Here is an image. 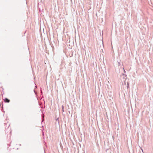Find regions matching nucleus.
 I'll return each mask as SVG.
<instances>
[{
	"mask_svg": "<svg viewBox=\"0 0 153 153\" xmlns=\"http://www.w3.org/2000/svg\"><path fill=\"white\" fill-rule=\"evenodd\" d=\"M123 75H125V76H127V75H126V74H125V75H124V74H123Z\"/></svg>",
	"mask_w": 153,
	"mask_h": 153,
	"instance_id": "423d86ee",
	"label": "nucleus"
},
{
	"mask_svg": "<svg viewBox=\"0 0 153 153\" xmlns=\"http://www.w3.org/2000/svg\"><path fill=\"white\" fill-rule=\"evenodd\" d=\"M62 111L63 112H64V106L63 105H62Z\"/></svg>",
	"mask_w": 153,
	"mask_h": 153,
	"instance_id": "f03ea898",
	"label": "nucleus"
},
{
	"mask_svg": "<svg viewBox=\"0 0 153 153\" xmlns=\"http://www.w3.org/2000/svg\"><path fill=\"white\" fill-rule=\"evenodd\" d=\"M143 151V150L142 149H141Z\"/></svg>",
	"mask_w": 153,
	"mask_h": 153,
	"instance_id": "9d476101",
	"label": "nucleus"
},
{
	"mask_svg": "<svg viewBox=\"0 0 153 153\" xmlns=\"http://www.w3.org/2000/svg\"><path fill=\"white\" fill-rule=\"evenodd\" d=\"M151 1H152V2H153V0H151Z\"/></svg>",
	"mask_w": 153,
	"mask_h": 153,
	"instance_id": "6e6552de",
	"label": "nucleus"
},
{
	"mask_svg": "<svg viewBox=\"0 0 153 153\" xmlns=\"http://www.w3.org/2000/svg\"><path fill=\"white\" fill-rule=\"evenodd\" d=\"M127 88L128 89L129 88V83L128 82H127Z\"/></svg>",
	"mask_w": 153,
	"mask_h": 153,
	"instance_id": "7ed1b4c3",
	"label": "nucleus"
},
{
	"mask_svg": "<svg viewBox=\"0 0 153 153\" xmlns=\"http://www.w3.org/2000/svg\"><path fill=\"white\" fill-rule=\"evenodd\" d=\"M124 72H126V71H125L124 69Z\"/></svg>",
	"mask_w": 153,
	"mask_h": 153,
	"instance_id": "0eeeda50",
	"label": "nucleus"
},
{
	"mask_svg": "<svg viewBox=\"0 0 153 153\" xmlns=\"http://www.w3.org/2000/svg\"><path fill=\"white\" fill-rule=\"evenodd\" d=\"M4 102H5L9 103L10 102V100L8 98H5L4 100Z\"/></svg>",
	"mask_w": 153,
	"mask_h": 153,
	"instance_id": "f257e3e1",
	"label": "nucleus"
},
{
	"mask_svg": "<svg viewBox=\"0 0 153 153\" xmlns=\"http://www.w3.org/2000/svg\"><path fill=\"white\" fill-rule=\"evenodd\" d=\"M56 121H58V122L59 123V118H57L56 119Z\"/></svg>",
	"mask_w": 153,
	"mask_h": 153,
	"instance_id": "20e7f679",
	"label": "nucleus"
},
{
	"mask_svg": "<svg viewBox=\"0 0 153 153\" xmlns=\"http://www.w3.org/2000/svg\"><path fill=\"white\" fill-rule=\"evenodd\" d=\"M118 65H120V62H118Z\"/></svg>",
	"mask_w": 153,
	"mask_h": 153,
	"instance_id": "39448f33",
	"label": "nucleus"
},
{
	"mask_svg": "<svg viewBox=\"0 0 153 153\" xmlns=\"http://www.w3.org/2000/svg\"><path fill=\"white\" fill-rule=\"evenodd\" d=\"M19 145H20V146H21V144H19Z\"/></svg>",
	"mask_w": 153,
	"mask_h": 153,
	"instance_id": "1a4fd4ad",
	"label": "nucleus"
}]
</instances>
